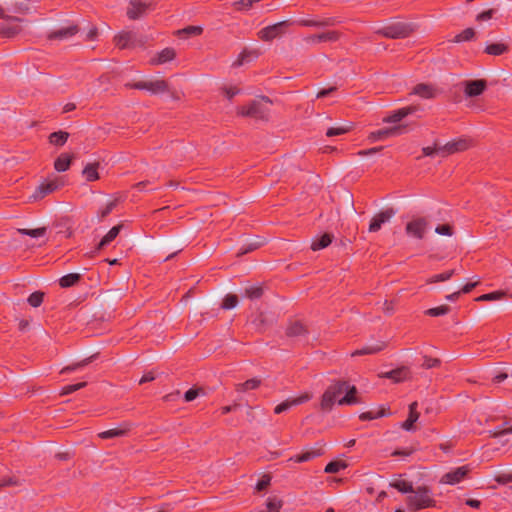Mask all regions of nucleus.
<instances>
[{
	"instance_id": "40",
	"label": "nucleus",
	"mask_w": 512,
	"mask_h": 512,
	"mask_svg": "<svg viewBox=\"0 0 512 512\" xmlns=\"http://www.w3.org/2000/svg\"><path fill=\"white\" fill-rule=\"evenodd\" d=\"M93 358H94V356H91V357L85 358L82 361H79V362L73 363L71 365L65 366L64 368L61 369L60 373L61 374H66V373H70L72 371H75L77 369H80L82 367H85L86 365L91 363Z\"/></svg>"
},
{
	"instance_id": "41",
	"label": "nucleus",
	"mask_w": 512,
	"mask_h": 512,
	"mask_svg": "<svg viewBox=\"0 0 512 512\" xmlns=\"http://www.w3.org/2000/svg\"><path fill=\"white\" fill-rule=\"evenodd\" d=\"M390 485L402 493H413L414 492L412 483L408 482L406 480H397V481L392 482Z\"/></svg>"
},
{
	"instance_id": "50",
	"label": "nucleus",
	"mask_w": 512,
	"mask_h": 512,
	"mask_svg": "<svg viewBox=\"0 0 512 512\" xmlns=\"http://www.w3.org/2000/svg\"><path fill=\"white\" fill-rule=\"evenodd\" d=\"M44 300V293L40 291H35L28 297L27 301L32 307H39Z\"/></svg>"
},
{
	"instance_id": "3",
	"label": "nucleus",
	"mask_w": 512,
	"mask_h": 512,
	"mask_svg": "<svg viewBox=\"0 0 512 512\" xmlns=\"http://www.w3.org/2000/svg\"><path fill=\"white\" fill-rule=\"evenodd\" d=\"M418 26L412 22H395L375 31L376 34L388 39H404L412 35Z\"/></svg>"
},
{
	"instance_id": "29",
	"label": "nucleus",
	"mask_w": 512,
	"mask_h": 512,
	"mask_svg": "<svg viewBox=\"0 0 512 512\" xmlns=\"http://www.w3.org/2000/svg\"><path fill=\"white\" fill-rule=\"evenodd\" d=\"M73 159V155L68 153H62L60 154L55 162H54V168L58 172H65L69 169L71 162Z\"/></svg>"
},
{
	"instance_id": "12",
	"label": "nucleus",
	"mask_w": 512,
	"mask_h": 512,
	"mask_svg": "<svg viewBox=\"0 0 512 512\" xmlns=\"http://www.w3.org/2000/svg\"><path fill=\"white\" fill-rule=\"evenodd\" d=\"M460 85L464 88L467 97H476L486 90L487 81L485 79L465 80Z\"/></svg>"
},
{
	"instance_id": "57",
	"label": "nucleus",
	"mask_w": 512,
	"mask_h": 512,
	"mask_svg": "<svg viewBox=\"0 0 512 512\" xmlns=\"http://www.w3.org/2000/svg\"><path fill=\"white\" fill-rule=\"evenodd\" d=\"M221 91L228 100H232L234 96L240 93V89L236 86H224Z\"/></svg>"
},
{
	"instance_id": "60",
	"label": "nucleus",
	"mask_w": 512,
	"mask_h": 512,
	"mask_svg": "<svg viewBox=\"0 0 512 512\" xmlns=\"http://www.w3.org/2000/svg\"><path fill=\"white\" fill-rule=\"evenodd\" d=\"M271 482V476L270 475H264L262 478L257 482L256 484V491L261 492L268 488Z\"/></svg>"
},
{
	"instance_id": "64",
	"label": "nucleus",
	"mask_w": 512,
	"mask_h": 512,
	"mask_svg": "<svg viewBox=\"0 0 512 512\" xmlns=\"http://www.w3.org/2000/svg\"><path fill=\"white\" fill-rule=\"evenodd\" d=\"M336 90H337V87H335V86L329 87V88H327V89H322V90H320V91L317 93L316 97H317L318 99H320V98H325V97H327V96L331 95V94H332L333 92H335Z\"/></svg>"
},
{
	"instance_id": "17",
	"label": "nucleus",
	"mask_w": 512,
	"mask_h": 512,
	"mask_svg": "<svg viewBox=\"0 0 512 512\" xmlns=\"http://www.w3.org/2000/svg\"><path fill=\"white\" fill-rule=\"evenodd\" d=\"M469 471H470V469L468 468V466L458 467V468L446 473L442 477V482L446 483V484H451V485L457 484V483L461 482L466 477V475L469 473Z\"/></svg>"
},
{
	"instance_id": "24",
	"label": "nucleus",
	"mask_w": 512,
	"mask_h": 512,
	"mask_svg": "<svg viewBox=\"0 0 512 512\" xmlns=\"http://www.w3.org/2000/svg\"><path fill=\"white\" fill-rule=\"evenodd\" d=\"M297 23L303 27H328L334 26L338 21L334 17H328L321 20L301 19Z\"/></svg>"
},
{
	"instance_id": "51",
	"label": "nucleus",
	"mask_w": 512,
	"mask_h": 512,
	"mask_svg": "<svg viewBox=\"0 0 512 512\" xmlns=\"http://www.w3.org/2000/svg\"><path fill=\"white\" fill-rule=\"evenodd\" d=\"M205 392H204V389L203 388H190L189 390H187L184 394V400L186 402H191L193 400H195L199 395H204Z\"/></svg>"
},
{
	"instance_id": "23",
	"label": "nucleus",
	"mask_w": 512,
	"mask_h": 512,
	"mask_svg": "<svg viewBox=\"0 0 512 512\" xmlns=\"http://www.w3.org/2000/svg\"><path fill=\"white\" fill-rule=\"evenodd\" d=\"M79 31L77 25H71L69 27L61 28L55 31H52L48 34L47 38L49 40H63L70 38L76 35Z\"/></svg>"
},
{
	"instance_id": "52",
	"label": "nucleus",
	"mask_w": 512,
	"mask_h": 512,
	"mask_svg": "<svg viewBox=\"0 0 512 512\" xmlns=\"http://www.w3.org/2000/svg\"><path fill=\"white\" fill-rule=\"evenodd\" d=\"M351 130L350 126H340V127H330L326 131L327 137H334L338 135H343L348 133Z\"/></svg>"
},
{
	"instance_id": "14",
	"label": "nucleus",
	"mask_w": 512,
	"mask_h": 512,
	"mask_svg": "<svg viewBox=\"0 0 512 512\" xmlns=\"http://www.w3.org/2000/svg\"><path fill=\"white\" fill-rule=\"evenodd\" d=\"M311 398H312V394L309 392H305L298 397L286 399L285 401H283L282 403L278 404L275 407L274 413L281 414L282 412H285L288 409H290L292 406H296V405H300V404L308 402L309 400H311Z\"/></svg>"
},
{
	"instance_id": "31",
	"label": "nucleus",
	"mask_w": 512,
	"mask_h": 512,
	"mask_svg": "<svg viewBox=\"0 0 512 512\" xmlns=\"http://www.w3.org/2000/svg\"><path fill=\"white\" fill-rule=\"evenodd\" d=\"M123 227V224H118L114 227H112L108 232L107 234L101 239V241L99 242L98 246H97V249L98 250H101L103 249L105 246H107L108 244H110L117 236L118 234L120 233L121 229Z\"/></svg>"
},
{
	"instance_id": "53",
	"label": "nucleus",
	"mask_w": 512,
	"mask_h": 512,
	"mask_svg": "<svg viewBox=\"0 0 512 512\" xmlns=\"http://www.w3.org/2000/svg\"><path fill=\"white\" fill-rule=\"evenodd\" d=\"M384 416V409H380L378 411H366L359 415V419L362 421H368L377 419L379 417Z\"/></svg>"
},
{
	"instance_id": "32",
	"label": "nucleus",
	"mask_w": 512,
	"mask_h": 512,
	"mask_svg": "<svg viewBox=\"0 0 512 512\" xmlns=\"http://www.w3.org/2000/svg\"><path fill=\"white\" fill-rule=\"evenodd\" d=\"M346 392L345 396L338 400L339 405H352L359 403L357 398V389L355 386H350L348 384V388L344 390Z\"/></svg>"
},
{
	"instance_id": "8",
	"label": "nucleus",
	"mask_w": 512,
	"mask_h": 512,
	"mask_svg": "<svg viewBox=\"0 0 512 512\" xmlns=\"http://www.w3.org/2000/svg\"><path fill=\"white\" fill-rule=\"evenodd\" d=\"M155 9L153 2H142L141 0H130L127 9V17L130 20H137L144 16L148 11Z\"/></svg>"
},
{
	"instance_id": "11",
	"label": "nucleus",
	"mask_w": 512,
	"mask_h": 512,
	"mask_svg": "<svg viewBox=\"0 0 512 512\" xmlns=\"http://www.w3.org/2000/svg\"><path fill=\"white\" fill-rule=\"evenodd\" d=\"M62 185L63 183L57 178L44 181L35 189L32 198L35 201L41 200L47 195L57 191Z\"/></svg>"
},
{
	"instance_id": "47",
	"label": "nucleus",
	"mask_w": 512,
	"mask_h": 512,
	"mask_svg": "<svg viewBox=\"0 0 512 512\" xmlns=\"http://www.w3.org/2000/svg\"><path fill=\"white\" fill-rule=\"evenodd\" d=\"M449 311H450V307L448 305H441L438 307L427 309L424 313H425V315H428L431 317H438V316L448 314Z\"/></svg>"
},
{
	"instance_id": "61",
	"label": "nucleus",
	"mask_w": 512,
	"mask_h": 512,
	"mask_svg": "<svg viewBox=\"0 0 512 512\" xmlns=\"http://www.w3.org/2000/svg\"><path fill=\"white\" fill-rule=\"evenodd\" d=\"M435 232L437 234H440V235H445V236H452L454 231H453V227L450 226L449 224H442V225H438L436 228H435Z\"/></svg>"
},
{
	"instance_id": "10",
	"label": "nucleus",
	"mask_w": 512,
	"mask_h": 512,
	"mask_svg": "<svg viewBox=\"0 0 512 512\" xmlns=\"http://www.w3.org/2000/svg\"><path fill=\"white\" fill-rule=\"evenodd\" d=\"M114 44L119 49H132L138 45H142L137 39L133 31H121L114 36Z\"/></svg>"
},
{
	"instance_id": "44",
	"label": "nucleus",
	"mask_w": 512,
	"mask_h": 512,
	"mask_svg": "<svg viewBox=\"0 0 512 512\" xmlns=\"http://www.w3.org/2000/svg\"><path fill=\"white\" fill-rule=\"evenodd\" d=\"M475 31L473 28H466L461 33L457 34L453 39V42L460 43L465 41H470L474 38Z\"/></svg>"
},
{
	"instance_id": "30",
	"label": "nucleus",
	"mask_w": 512,
	"mask_h": 512,
	"mask_svg": "<svg viewBox=\"0 0 512 512\" xmlns=\"http://www.w3.org/2000/svg\"><path fill=\"white\" fill-rule=\"evenodd\" d=\"M99 166H100L99 162H93V163H88L84 167L82 174L88 182H93L100 178L99 172H98Z\"/></svg>"
},
{
	"instance_id": "58",
	"label": "nucleus",
	"mask_w": 512,
	"mask_h": 512,
	"mask_svg": "<svg viewBox=\"0 0 512 512\" xmlns=\"http://www.w3.org/2000/svg\"><path fill=\"white\" fill-rule=\"evenodd\" d=\"M20 481L16 477H3L0 479V491L9 486H18Z\"/></svg>"
},
{
	"instance_id": "7",
	"label": "nucleus",
	"mask_w": 512,
	"mask_h": 512,
	"mask_svg": "<svg viewBox=\"0 0 512 512\" xmlns=\"http://www.w3.org/2000/svg\"><path fill=\"white\" fill-rule=\"evenodd\" d=\"M473 141L468 137H459L447 142L445 145L440 147L441 155L443 157L463 152L472 147Z\"/></svg>"
},
{
	"instance_id": "55",
	"label": "nucleus",
	"mask_w": 512,
	"mask_h": 512,
	"mask_svg": "<svg viewBox=\"0 0 512 512\" xmlns=\"http://www.w3.org/2000/svg\"><path fill=\"white\" fill-rule=\"evenodd\" d=\"M441 365V360L438 359V358H433V357H430V356H424L423 357V363H422V368L424 369H431V368H436V367H439Z\"/></svg>"
},
{
	"instance_id": "37",
	"label": "nucleus",
	"mask_w": 512,
	"mask_h": 512,
	"mask_svg": "<svg viewBox=\"0 0 512 512\" xmlns=\"http://www.w3.org/2000/svg\"><path fill=\"white\" fill-rule=\"evenodd\" d=\"M22 31L20 25H2L0 24V37L2 38H14Z\"/></svg>"
},
{
	"instance_id": "25",
	"label": "nucleus",
	"mask_w": 512,
	"mask_h": 512,
	"mask_svg": "<svg viewBox=\"0 0 512 512\" xmlns=\"http://www.w3.org/2000/svg\"><path fill=\"white\" fill-rule=\"evenodd\" d=\"M418 403L416 401L409 405L408 418L401 424L404 430L410 431L413 429L414 423L419 419V412L417 411Z\"/></svg>"
},
{
	"instance_id": "36",
	"label": "nucleus",
	"mask_w": 512,
	"mask_h": 512,
	"mask_svg": "<svg viewBox=\"0 0 512 512\" xmlns=\"http://www.w3.org/2000/svg\"><path fill=\"white\" fill-rule=\"evenodd\" d=\"M509 51V46L504 43H491L488 44L485 47L484 52L493 55V56H500L502 54H505Z\"/></svg>"
},
{
	"instance_id": "35",
	"label": "nucleus",
	"mask_w": 512,
	"mask_h": 512,
	"mask_svg": "<svg viewBox=\"0 0 512 512\" xmlns=\"http://www.w3.org/2000/svg\"><path fill=\"white\" fill-rule=\"evenodd\" d=\"M333 235L330 233H324L319 238L313 240L311 249L317 251L328 247L332 243Z\"/></svg>"
},
{
	"instance_id": "28",
	"label": "nucleus",
	"mask_w": 512,
	"mask_h": 512,
	"mask_svg": "<svg viewBox=\"0 0 512 512\" xmlns=\"http://www.w3.org/2000/svg\"><path fill=\"white\" fill-rule=\"evenodd\" d=\"M260 56V52L257 49L248 50L244 49L239 55L236 61L233 63V66L239 67L244 63L249 62L253 59H257Z\"/></svg>"
},
{
	"instance_id": "18",
	"label": "nucleus",
	"mask_w": 512,
	"mask_h": 512,
	"mask_svg": "<svg viewBox=\"0 0 512 512\" xmlns=\"http://www.w3.org/2000/svg\"><path fill=\"white\" fill-rule=\"evenodd\" d=\"M417 110H418L417 106H413V105L400 108L398 110L393 111L388 116L384 117L383 122H385V123L400 122L403 118L415 113Z\"/></svg>"
},
{
	"instance_id": "27",
	"label": "nucleus",
	"mask_w": 512,
	"mask_h": 512,
	"mask_svg": "<svg viewBox=\"0 0 512 512\" xmlns=\"http://www.w3.org/2000/svg\"><path fill=\"white\" fill-rule=\"evenodd\" d=\"M385 347H386V344L384 342H378L374 345L364 346L361 349H357V350L353 351L351 353V356L356 357V356H362V355L376 354V353L384 350Z\"/></svg>"
},
{
	"instance_id": "2",
	"label": "nucleus",
	"mask_w": 512,
	"mask_h": 512,
	"mask_svg": "<svg viewBox=\"0 0 512 512\" xmlns=\"http://www.w3.org/2000/svg\"><path fill=\"white\" fill-rule=\"evenodd\" d=\"M406 504L409 511H419L436 507V500L431 496L428 487L421 486L414 490L412 495L407 497Z\"/></svg>"
},
{
	"instance_id": "59",
	"label": "nucleus",
	"mask_w": 512,
	"mask_h": 512,
	"mask_svg": "<svg viewBox=\"0 0 512 512\" xmlns=\"http://www.w3.org/2000/svg\"><path fill=\"white\" fill-rule=\"evenodd\" d=\"M496 12H497L496 9H488L486 11H483L476 16V21L477 22L488 21L493 18V16L496 14Z\"/></svg>"
},
{
	"instance_id": "46",
	"label": "nucleus",
	"mask_w": 512,
	"mask_h": 512,
	"mask_svg": "<svg viewBox=\"0 0 512 512\" xmlns=\"http://www.w3.org/2000/svg\"><path fill=\"white\" fill-rule=\"evenodd\" d=\"M238 297L235 294H227L221 304V308L224 310H230L237 306Z\"/></svg>"
},
{
	"instance_id": "1",
	"label": "nucleus",
	"mask_w": 512,
	"mask_h": 512,
	"mask_svg": "<svg viewBox=\"0 0 512 512\" xmlns=\"http://www.w3.org/2000/svg\"><path fill=\"white\" fill-rule=\"evenodd\" d=\"M266 104L271 105L272 101L267 96H261L259 99L238 107L237 115L266 121L270 114V109Z\"/></svg>"
},
{
	"instance_id": "39",
	"label": "nucleus",
	"mask_w": 512,
	"mask_h": 512,
	"mask_svg": "<svg viewBox=\"0 0 512 512\" xmlns=\"http://www.w3.org/2000/svg\"><path fill=\"white\" fill-rule=\"evenodd\" d=\"M81 275L78 273H69L59 279V285L62 288H68L76 285L81 280Z\"/></svg>"
},
{
	"instance_id": "20",
	"label": "nucleus",
	"mask_w": 512,
	"mask_h": 512,
	"mask_svg": "<svg viewBox=\"0 0 512 512\" xmlns=\"http://www.w3.org/2000/svg\"><path fill=\"white\" fill-rule=\"evenodd\" d=\"M407 131L406 125H397L391 128H384L371 133L373 139H385L389 136L401 135Z\"/></svg>"
},
{
	"instance_id": "15",
	"label": "nucleus",
	"mask_w": 512,
	"mask_h": 512,
	"mask_svg": "<svg viewBox=\"0 0 512 512\" xmlns=\"http://www.w3.org/2000/svg\"><path fill=\"white\" fill-rule=\"evenodd\" d=\"M379 377L391 379L394 383H401L410 378V369L405 366L398 367L379 374Z\"/></svg>"
},
{
	"instance_id": "4",
	"label": "nucleus",
	"mask_w": 512,
	"mask_h": 512,
	"mask_svg": "<svg viewBox=\"0 0 512 512\" xmlns=\"http://www.w3.org/2000/svg\"><path fill=\"white\" fill-rule=\"evenodd\" d=\"M347 388L348 382L344 380H338L329 385L321 397V410L330 411L334 404L338 402L339 399H341L340 395Z\"/></svg>"
},
{
	"instance_id": "26",
	"label": "nucleus",
	"mask_w": 512,
	"mask_h": 512,
	"mask_svg": "<svg viewBox=\"0 0 512 512\" xmlns=\"http://www.w3.org/2000/svg\"><path fill=\"white\" fill-rule=\"evenodd\" d=\"M341 37V33L338 31H326L320 34L312 35L308 39L314 43L320 42H335Z\"/></svg>"
},
{
	"instance_id": "48",
	"label": "nucleus",
	"mask_w": 512,
	"mask_h": 512,
	"mask_svg": "<svg viewBox=\"0 0 512 512\" xmlns=\"http://www.w3.org/2000/svg\"><path fill=\"white\" fill-rule=\"evenodd\" d=\"M505 296V292L503 291H494L491 293L483 294L476 298V301L484 302V301H494L502 299Z\"/></svg>"
},
{
	"instance_id": "34",
	"label": "nucleus",
	"mask_w": 512,
	"mask_h": 512,
	"mask_svg": "<svg viewBox=\"0 0 512 512\" xmlns=\"http://www.w3.org/2000/svg\"><path fill=\"white\" fill-rule=\"evenodd\" d=\"M307 332L306 326L300 321L292 322L286 329V334L289 337L301 336Z\"/></svg>"
},
{
	"instance_id": "5",
	"label": "nucleus",
	"mask_w": 512,
	"mask_h": 512,
	"mask_svg": "<svg viewBox=\"0 0 512 512\" xmlns=\"http://www.w3.org/2000/svg\"><path fill=\"white\" fill-rule=\"evenodd\" d=\"M125 87L128 89L147 90L154 95L163 94L169 91V84L164 79L136 81L132 83L129 82L125 84Z\"/></svg>"
},
{
	"instance_id": "33",
	"label": "nucleus",
	"mask_w": 512,
	"mask_h": 512,
	"mask_svg": "<svg viewBox=\"0 0 512 512\" xmlns=\"http://www.w3.org/2000/svg\"><path fill=\"white\" fill-rule=\"evenodd\" d=\"M261 385V380L258 378H251L246 380L243 383H238L235 385V390L239 393H244L249 390L258 389Z\"/></svg>"
},
{
	"instance_id": "45",
	"label": "nucleus",
	"mask_w": 512,
	"mask_h": 512,
	"mask_svg": "<svg viewBox=\"0 0 512 512\" xmlns=\"http://www.w3.org/2000/svg\"><path fill=\"white\" fill-rule=\"evenodd\" d=\"M455 274V270L454 269H451V270H447L443 273H440V274H437V275H434L432 277H430L428 280H427V283L428 284H432V283H437V282H443V281H447L449 280L453 275Z\"/></svg>"
},
{
	"instance_id": "21",
	"label": "nucleus",
	"mask_w": 512,
	"mask_h": 512,
	"mask_svg": "<svg viewBox=\"0 0 512 512\" xmlns=\"http://www.w3.org/2000/svg\"><path fill=\"white\" fill-rule=\"evenodd\" d=\"M176 51L172 47H167L157 53L153 58L150 59L151 65H161L170 62L176 58Z\"/></svg>"
},
{
	"instance_id": "9",
	"label": "nucleus",
	"mask_w": 512,
	"mask_h": 512,
	"mask_svg": "<svg viewBox=\"0 0 512 512\" xmlns=\"http://www.w3.org/2000/svg\"><path fill=\"white\" fill-rule=\"evenodd\" d=\"M428 228V221L424 217H418L409 221L405 226L407 235L416 239H423Z\"/></svg>"
},
{
	"instance_id": "43",
	"label": "nucleus",
	"mask_w": 512,
	"mask_h": 512,
	"mask_svg": "<svg viewBox=\"0 0 512 512\" xmlns=\"http://www.w3.org/2000/svg\"><path fill=\"white\" fill-rule=\"evenodd\" d=\"M264 293V290L262 288V286H251V287H248L245 289L244 291V296L251 299V300H254V299H259L262 297Z\"/></svg>"
},
{
	"instance_id": "16",
	"label": "nucleus",
	"mask_w": 512,
	"mask_h": 512,
	"mask_svg": "<svg viewBox=\"0 0 512 512\" xmlns=\"http://www.w3.org/2000/svg\"><path fill=\"white\" fill-rule=\"evenodd\" d=\"M324 454L323 445H320L319 447L307 450L302 452L301 454L294 455L288 459L289 462L294 463H303L311 461L317 457H320Z\"/></svg>"
},
{
	"instance_id": "22",
	"label": "nucleus",
	"mask_w": 512,
	"mask_h": 512,
	"mask_svg": "<svg viewBox=\"0 0 512 512\" xmlns=\"http://www.w3.org/2000/svg\"><path fill=\"white\" fill-rule=\"evenodd\" d=\"M412 93L423 99H433L437 96V89L432 84L419 83L414 86Z\"/></svg>"
},
{
	"instance_id": "62",
	"label": "nucleus",
	"mask_w": 512,
	"mask_h": 512,
	"mask_svg": "<svg viewBox=\"0 0 512 512\" xmlns=\"http://www.w3.org/2000/svg\"><path fill=\"white\" fill-rule=\"evenodd\" d=\"M440 145H438L437 142L434 143V146H427L422 148V153L424 156H433L434 154L438 153L441 154Z\"/></svg>"
},
{
	"instance_id": "42",
	"label": "nucleus",
	"mask_w": 512,
	"mask_h": 512,
	"mask_svg": "<svg viewBox=\"0 0 512 512\" xmlns=\"http://www.w3.org/2000/svg\"><path fill=\"white\" fill-rule=\"evenodd\" d=\"M347 468V463L341 460L329 462L324 469L325 473H338L340 470Z\"/></svg>"
},
{
	"instance_id": "38",
	"label": "nucleus",
	"mask_w": 512,
	"mask_h": 512,
	"mask_svg": "<svg viewBox=\"0 0 512 512\" xmlns=\"http://www.w3.org/2000/svg\"><path fill=\"white\" fill-rule=\"evenodd\" d=\"M69 138V133L66 131H57L53 132L49 135V143L61 147L65 145Z\"/></svg>"
},
{
	"instance_id": "6",
	"label": "nucleus",
	"mask_w": 512,
	"mask_h": 512,
	"mask_svg": "<svg viewBox=\"0 0 512 512\" xmlns=\"http://www.w3.org/2000/svg\"><path fill=\"white\" fill-rule=\"evenodd\" d=\"M293 23L290 20H284L273 25L266 26L258 32V37L262 41H272L282 35L286 34L288 28Z\"/></svg>"
},
{
	"instance_id": "49",
	"label": "nucleus",
	"mask_w": 512,
	"mask_h": 512,
	"mask_svg": "<svg viewBox=\"0 0 512 512\" xmlns=\"http://www.w3.org/2000/svg\"><path fill=\"white\" fill-rule=\"evenodd\" d=\"M46 227L36 228V229H18V232L22 235H28L33 238L42 237L46 233Z\"/></svg>"
},
{
	"instance_id": "63",
	"label": "nucleus",
	"mask_w": 512,
	"mask_h": 512,
	"mask_svg": "<svg viewBox=\"0 0 512 512\" xmlns=\"http://www.w3.org/2000/svg\"><path fill=\"white\" fill-rule=\"evenodd\" d=\"M495 481L498 484L505 485L512 483V473H502L495 476Z\"/></svg>"
},
{
	"instance_id": "54",
	"label": "nucleus",
	"mask_w": 512,
	"mask_h": 512,
	"mask_svg": "<svg viewBox=\"0 0 512 512\" xmlns=\"http://www.w3.org/2000/svg\"><path fill=\"white\" fill-rule=\"evenodd\" d=\"M87 385V382H79V383H76V384H69V385H66L64 386L62 389H61V392H60V395H68V394H71L79 389H82L84 387H86Z\"/></svg>"
},
{
	"instance_id": "19",
	"label": "nucleus",
	"mask_w": 512,
	"mask_h": 512,
	"mask_svg": "<svg viewBox=\"0 0 512 512\" xmlns=\"http://www.w3.org/2000/svg\"><path fill=\"white\" fill-rule=\"evenodd\" d=\"M131 429H132V424L131 423L123 422L117 428H113V429H109V430L100 432L98 434V436L101 439H110V438H115V437H122V436L127 435L131 431Z\"/></svg>"
},
{
	"instance_id": "56",
	"label": "nucleus",
	"mask_w": 512,
	"mask_h": 512,
	"mask_svg": "<svg viewBox=\"0 0 512 512\" xmlns=\"http://www.w3.org/2000/svg\"><path fill=\"white\" fill-rule=\"evenodd\" d=\"M116 205H117V201L113 200V201H110L103 209H101L98 212L99 221H102L103 219H105L113 211V209L116 207Z\"/></svg>"
},
{
	"instance_id": "13",
	"label": "nucleus",
	"mask_w": 512,
	"mask_h": 512,
	"mask_svg": "<svg viewBox=\"0 0 512 512\" xmlns=\"http://www.w3.org/2000/svg\"><path fill=\"white\" fill-rule=\"evenodd\" d=\"M394 215L395 210L393 208H387L374 215L369 224V232H378L382 225L388 222Z\"/></svg>"
}]
</instances>
